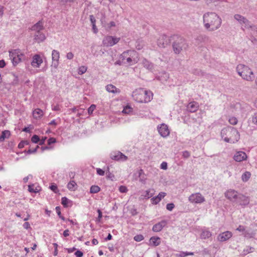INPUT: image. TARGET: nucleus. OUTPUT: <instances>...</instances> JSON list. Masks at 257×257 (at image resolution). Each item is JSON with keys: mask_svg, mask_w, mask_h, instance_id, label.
I'll return each mask as SVG.
<instances>
[{"mask_svg": "<svg viewBox=\"0 0 257 257\" xmlns=\"http://www.w3.org/2000/svg\"><path fill=\"white\" fill-rule=\"evenodd\" d=\"M160 239V238L159 237L153 236L150 238V241L152 245L156 246L160 244L161 242Z\"/></svg>", "mask_w": 257, "mask_h": 257, "instance_id": "nucleus-24", "label": "nucleus"}, {"mask_svg": "<svg viewBox=\"0 0 257 257\" xmlns=\"http://www.w3.org/2000/svg\"><path fill=\"white\" fill-rule=\"evenodd\" d=\"M74 55L72 52H69L66 55V57L68 59L71 60L73 58Z\"/></svg>", "mask_w": 257, "mask_h": 257, "instance_id": "nucleus-60", "label": "nucleus"}, {"mask_svg": "<svg viewBox=\"0 0 257 257\" xmlns=\"http://www.w3.org/2000/svg\"><path fill=\"white\" fill-rule=\"evenodd\" d=\"M232 233L231 232L226 231L221 233H220L217 236V239L220 242H224L228 240L229 238H230L232 237Z\"/></svg>", "mask_w": 257, "mask_h": 257, "instance_id": "nucleus-15", "label": "nucleus"}, {"mask_svg": "<svg viewBox=\"0 0 257 257\" xmlns=\"http://www.w3.org/2000/svg\"><path fill=\"white\" fill-rule=\"evenodd\" d=\"M204 28L208 31L213 32L218 30L222 24L221 18L216 13L207 12L203 16Z\"/></svg>", "mask_w": 257, "mask_h": 257, "instance_id": "nucleus-1", "label": "nucleus"}, {"mask_svg": "<svg viewBox=\"0 0 257 257\" xmlns=\"http://www.w3.org/2000/svg\"><path fill=\"white\" fill-rule=\"evenodd\" d=\"M75 254L77 257H82L83 256V252L80 250H77L75 252Z\"/></svg>", "mask_w": 257, "mask_h": 257, "instance_id": "nucleus-61", "label": "nucleus"}, {"mask_svg": "<svg viewBox=\"0 0 257 257\" xmlns=\"http://www.w3.org/2000/svg\"><path fill=\"white\" fill-rule=\"evenodd\" d=\"M133 97L138 102L148 103L152 99L153 93L150 91L140 88L133 92Z\"/></svg>", "mask_w": 257, "mask_h": 257, "instance_id": "nucleus-3", "label": "nucleus"}, {"mask_svg": "<svg viewBox=\"0 0 257 257\" xmlns=\"http://www.w3.org/2000/svg\"><path fill=\"white\" fill-rule=\"evenodd\" d=\"M233 17L242 27H244L245 28H251L250 22L244 16L239 14H235L234 15Z\"/></svg>", "mask_w": 257, "mask_h": 257, "instance_id": "nucleus-8", "label": "nucleus"}, {"mask_svg": "<svg viewBox=\"0 0 257 257\" xmlns=\"http://www.w3.org/2000/svg\"><path fill=\"white\" fill-rule=\"evenodd\" d=\"M39 147L38 146H37V147L35 148H30L28 151H27V153L28 154H32L35 153L36 152L37 149H38Z\"/></svg>", "mask_w": 257, "mask_h": 257, "instance_id": "nucleus-47", "label": "nucleus"}, {"mask_svg": "<svg viewBox=\"0 0 257 257\" xmlns=\"http://www.w3.org/2000/svg\"><path fill=\"white\" fill-rule=\"evenodd\" d=\"M46 39L45 36L43 33L40 32L36 33L34 36V40L38 43L43 42Z\"/></svg>", "mask_w": 257, "mask_h": 257, "instance_id": "nucleus-20", "label": "nucleus"}, {"mask_svg": "<svg viewBox=\"0 0 257 257\" xmlns=\"http://www.w3.org/2000/svg\"><path fill=\"white\" fill-rule=\"evenodd\" d=\"M252 31V32H251V34L254 38V40L256 41L257 40V28H253V29Z\"/></svg>", "mask_w": 257, "mask_h": 257, "instance_id": "nucleus-48", "label": "nucleus"}, {"mask_svg": "<svg viewBox=\"0 0 257 257\" xmlns=\"http://www.w3.org/2000/svg\"><path fill=\"white\" fill-rule=\"evenodd\" d=\"M167 224V221L166 220H162L161 222L155 224L152 228L153 231L154 232H159Z\"/></svg>", "mask_w": 257, "mask_h": 257, "instance_id": "nucleus-18", "label": "nucleus"}, {"mask_svg": "<svg viewBox=\"0 0 257 257\" xmlns=\"http://www.w3.org/2000/svg\"><path fill=\"white\" fill-rule=\"evenodd\" d=\"M119 40V38L107 36L103 39L102 43L103 45L106 47H111L117 44Z\"/></svg>", "mask_w": 257, "mask_h": 257, "instance_id": "nucleus-9", "label": "nucleus"}, {"mask_svg": "<svg viewBox=\"0 0 257 257\" xmlns=\"http://www.w3.org/2000/svg\"><path fill=\"white\" fill-rule=\"evenodd\" d=\"M194 254L193 252H181L179 254V256L180 257H184L187 255H192Z\"/></svg>", "mask_w": 257, "mask_h": 257, "instance_id": "nucleus-45", "label": "nucleus"}, {"mask_svg": "<svg viewBox=\"0 0 257 257\" xmlns=\"http://www.w3.org/2000/svg\"><path fill=\"white\" fill-rule=\"evenodd\" d=\"M235 108V113L237 114H240L243 113V110H242L241 105L239 103H236L234 105Z\"/></svg>", "mask_w": 257, "mask_h": 257, "instance_id": "nucleus-32", "label": "nucleus"}, {"mask_svg": "<svg viewBox=\"0 0 257 257\" xmlns=\"http://www.w3.org/2000/svg\"><path fill=\"white\" fill-rule=\"evenodd\" d=\"M170 43V39L166 35H163L160 36L157 40V44L159 47L165 48Z\"/></svg>", "mask_w": 257, "mask_h": 257, "instance_id": "nucleus-11", "label": "nucleus"}, {"mask_svg": "<svg viewBox=\"0 0 257 257\" xmlns=\"http://www.w3.org/2000/svg\"><path fill=\"white\" fill-rule=\"evenodd\" d=\"M211 233L208 230H203L201 234V238L202 239H206L209 238L211 236Z\"/></svg>", "mask_w": 257, "mask_h": 257, "instance_id": "nucleus-29", "label": "nucleus"}, {"mask_svg": "<svg viewBox=\"0 0 257 257\" xmlns=\"http://www.w3.org/2000/svg\"><path fill=\"white\" fill-rule=\"evenodd\" d=\"M166 195V193H164V192H160L157 196V197L160 199V200L161 201V200L164 198Z\"/></svg>", "mask_w": 257, "mask_h": 257, "instance_id": "nucleus-59", "label": "nucleus"}, {"mask_svg": "<svg viewBox=\"0 0 257 257\" xmlns=\"http://www.w3.org/2000/svg\"><path fill=\"white\" fill-rule=\"evenodd\" d=\"M24 57V55L22 54L17 56L16 57H14L12 60V63L14 66H16L18 63H19L22 61V57Z\"/></svg>", "mask_w": 257, "mask_h": 257, "instance_id": "nucleus-28", "label": "nucleus"}, {"mask_svg": "<svg viewBox=\"0 0 257 257\" xmlns=\"http://www.w3.org/2000/svg\"><path fill=\"white\" fill-rule=\"evenodd\" d=\"M208 39V37L204 35H200L198 36L196 40L200 42H205L207 39Z\"/></svg>", "mask_w": 257, "mask_h": 257, "instance_id": "nucleus-39", "label": "nucleus"}, {"mask_svg": "<svg viewBox=\"0 0 257 257\" xmlns=\"http://www.w3.org/2000/svg\"><path fill=\"white\" fill-rule=\"evenodd\" d=\"M56 142V139L54 138H50L48 140V144L50 145L52 144L55 143Z\"/></svg>", "mask_w": 257, "mask_h": 257, "instance_id": "nucleus-55", "label": "nucleus"}, {"mask_svg": "<svg viewBox=\"0 0 257 257\" xmlns=\"http://www.w3.org/2000/svg\"><path fill=\"white\" fill-rule=\"evenodd\" d=\"M97 212L98 213V216L97 218L96 219V221L100 222V219H101V218H102V212L100 211V210H99V209H98Z\"/></svg>", "mask_w": 257, "mask_h": 257, "instance_id": "nucleus-54", "label": "nucleus"}, {"mask_svg": "<svg viewBox=\"0 0 257 257\" xmlns=\"http://www.w3.org/2000/svg\"><path fill=\"white\" fill-rule=\"evenodd\" d=\"M236 202L238 203L242 206H245L249 203V198L248 197L240 194Z\"/></svg>", "mask_w": 257, "mask_h": 257, "instance_id": "nucleus-16", "label": "nucleus"}, {"mask_svg": "<svg viewBox=\"0 0 257 257\" xmlns=\"http://www.w3.org/2000/svg\"><path fill=\"white\" fill-rule=\"evenodd\" d=\"M61 203L64 206V207H66L69 206V203H71V201L69 200L66 197H63L61 199Z\"/></svg>", "mask_w": 257, "mask_h": 257, "instance_id": "nucleus-33", "label": "nucleus"}, {"mask_svg": "<svg viewBox=\"0 0 257 257\" xmlns=\"http://www.w3.org/2000/svg\"><path fill=\"white\" fill-rule=\"evenodd\" d=\"M119 59L122 60L124 64H135L139 61L138 53L133 50H128L122 53Z\"/></svg>", "mask_w": 257, "mask_h": 257, "instance_id": "nucleus-6", "label": "nucleus"}, {"mask_svg": "<svg viewBox=\"0 0 257 257\" xmlns=\"http://www.w3.org/2000/svg\"><path fill=\"white\" fill-rule=\"evenodd\" d=\"M234 160L236 162H241L246 160L247 156L246 154L242 151H239L236 153L234 156Z\"/></svg>", "mask_w": 257, "mask_h": 257, "instance_id": "nucleus-17", "label": "nucleus"}, {"mask_svg": "<svg viewBox=\"0 0 257 257\" xmlns=\"http://www.w3.org/2000/svg\"><path fill=\"white\" fill-rule=\"evenodd\" d=\"M188 200L191 203L196 204H200L205 201V198L200 193L192 194Z\"/></svg>", "mask_w": 257, "mask_h": 257, "instance_id": "nucleus-7", "label": "nucleus"}, {"mask_svg": "<svg viewBox=\"0 0 257 257\" xmlns=\"http://www.w3.org/2000/svg\"><path fill=\"white\" fill-rule=\"evenodd\" d=\"M31 141L34 143H38L40 141V138L38 136L35 135L32 137Z\"/></svg>", "mask_w": 257, "mask_h": 257, "instance_id": "nucleus-43", "label": "nucleus"}, {"mask_svg": "<svg viewBox=\"0 0 257 257\" xmlns=\"http://www.w3.org/2000/svg\"><path fill=\"white\" fill-rule=\"evenodd\" d=\"M221 136L225 142L230 143L237 142L240 136L237 130L231 126L223 128L221 132Z\"/></svg>", "mask_w": 257, "mask_h": 257, "instance_id": "nucleus-2", "label": "nucleus"}, {"mask_svg": "<svg viewBox=\"0 0 257 257\" xmlns=\"http://www.w3.org/2000/svg\"><path fill=\"white\" fill-rule=\"evenodd\" d=\"M32 30L35 31L36 33L43 29V24L41 21H39L32 27Z\"/></svg>", "mask_w": 257, "mask_h": 257, "instance_id": "nucleus-21", "label": "nucleus"}, {"mask_svg": "<svg viewBox=\"0 0 257 257\" xmlns=\"http://www.w3.org/2000/svg\"><path fill=\"white\" fill-rule=\"evenodd\" d=\"M60 58L59 52L55 50H53L52 52V60H59Z\"/></svg>", "mask_w": 257, "mask_h": 257, "instance_id": "nucleus-30", "label": "nucleus"}, {"mask_svg": "<svg viewBox=\"0 0 257 257\" xmlns=\"http://www.w3.org/2000/svg\"><path fill=\"white\" fill-rule=\"evenodd\" d=\"M182 156L184 158H188L190 157V154L189 152L186 151L183 152Z\"/></svg>", "mask_w": 257, "mask_h": 257, "instance_id": "nucleus-58", "label": "nucleus"}, {"mask_svg": "<svg viewBox=\"0 0 257 257\" xmlns=\"http://www.w3.org/2000/svg\"><path fill=\"white\" fill-rule=\"evenodd\" d=\"M67 188L70 191H74L77 188V184L74 181H70L67 185Z\"/></svg>", "mask_w": 257, "mask_h": 257, "instance_id": "nucleus-27", "label": "nucleus"}, {"mask_svg": "<svg viewBox=\"0 0 257 257\" xmlns=\"http://www.w3.org/2000/svg\"><path fill=\"white\" fill-rule=\"evenodd\" d=\"M90 20L91 21V23L92 24V25H93V24H95V18L94 17V16L93 15H90Z\"/></svg>", "mask_w": 257, "mask_h": 257, "instance_id": "nucleus-62", "label": "nucleus"}, {"mask_svg": "<svg viewBox=\"0 0 257 257\" xmlns=\"http://www.w3.org/2000/svg\"><path fill=\"white\" fill-rule=\"evenodd\" d=\"M158 130L160 135L164 138L167 137L170 134L168 127L165 123H162L160 126L159 125Z\"/></svg>", "mask_w": 257, "mask_h": 257, "instance_id": "nucleus-13", "label": "nucleus"}, {"mask_svg": "<svg viewBox=\"0 0 257 257\" xmlns=\"http://www.w3.org/2000/svg\"><path fill=\"white\" fill-rule=\"evenodd\" d=\"M171 39L173 40L172 46L175 53L179 54L182 51L187 49L188 45L185 39L183 37L174 35Z\"/></svg>", "mask_w": 257, "mask_h": 257, "instance_id": "nucleus-5", "label": "nucleus"}, {"mask_svg": "<svg viewBox=\"0 0 257 257\" xmlns=\"http://www.w3.org/2000/svg\"><path fill=\"white\" fill-rule=\"evenodd\" d=\"M237 119L235 117H232L229 119V122L232 125H235L237 123Z\"/></svg>", "mask_w": 257, "mask_h": 257, "instance_id": "nucleus-44", "label": "nucleus"}, {"mask_svg": "<svg viewBox=\"0 0 257 257\" xmlns=\"http://www.w3.org/2000/svg\"><path fill=\"white\" fill-rule=\"evenodd\" d=\"M28 144V142L27 141H21L18 145V147L20 149H22L24 147L25 145Z\"/></svg>", "mask_w": 257, "mask_h": 257, "instance_id": "nucleus-49", "label": "nucleus"}, {"mask_svg": "<svg viewBox=\"0 0 257 257\" xmlns=\"http://www.w3.org/2000/svg\"><path fill=\"white\" fill-rule=\"evenodd\" d=\"M106 89L108 92L113 93H119L120 92L118 89H117L115 86L111 84L107 85L106 86Z\"/></svg>", "mask_w": 257, "mask_h": 257, "instance_id": "nucleus-23", "label": "nucleus"}, {"mask_svg": "<svg viewBox=\"0 0 257 257\" xmlns=\"http://www.w3.org/2000/svg\"><path fill=\"white\" fill-rule=\"evenodd\" d=\"M243 235L245 237L252 238L255 235V233L253 232H249L248 231L245 230Z\"/></svg>", "mask_w": 257, "mask_h": 257, "instance_id": "nucleus-38", "label": "nucleus"}, {"mask_svg": "<svg viewBox=\"0 0 257 257\" xmlns=\"http://www.w3.org/2000/svg\"><path fill=\"white\" fill-rule=\"evenodd\" d=\"M87 70V67L85 66H81L78 69V73L79 75H82L85 73Z\"/></svg>", "mask_w": 257, "mask_h": 257, "instance_id": "nucleus-36", "label": "nucleus"}, {"mask_svg": "<svg viewBox=\"0 0 257 257\" xmlns=\"http://www.w3.org/2000/svg\"><path fill=\"white\" fill-rule=\"evenodd\" d=\"M44 114L43 111L40 108L35 109L33 112V117L36 119L41 117Z\"/></svg>", "mask_w": 257, "mask_h": 257, "instance_id": "nucleus-22", "label": "nucleus"}, {"mask_svg": "<svg viewBox=\"0 0 257 257\" xmlns=\"http://www.w3.org/2000/svg\"><path fill=\"white\" fill-rule=\"evenodd\" d=\"M239 194H239L235 190L233 189H229L225 193V196L230 201L232 202H236L238 198V196Z\"/></svg>", "mask_w": 257, "mask_h": 257, "instance_id": "nucleus-10", "label": "nucleus"}, {"mask_svg": "<svg viewBox=\"0 0 257 257\" xmlns=\"http://www.w3.org/2000/svg\"><path fill=\"white\" fill-rule=\"evenodd\" d=\"M250 177V173L248 172H245L244 173L242 176L241 179L243 182H246Z\"/></svg>", "mask_w": 257, "mask_h": 257, "instance_id": "nucleus-35", "label": "nucleus"}, {"mask_svg": "<svg viewBox=\"0 0 257 257\" xmlns=\"http://www.w3.org/2000/svg\"><path fill=\"white\" fill-rule=\"evenodd\" d=\"M252 121L253 123L257 125V113H255L252 117Z\"/></svg>", "mask_w": 257, "mask_h": 257, "instance_id": "nucleus-57", "label": "nucleus"}, {"mask_svg": "<svg viewBox=\"0 0 257 257\" xmlns=\"http://www.w3.org/2000/svg\"><path fill=\"white\" fill-rule=\"evenodd\" d=\"M127 190V188L124 186H120L119 188V191L121 193H126Z\"/></svg>", "mask_w": 257, "mask_h": 257, "instance_id": "nucleus-50", "label": "nucleus"}, {"mask_svg": "<svg viewBox=\"0 0 257 257\" xmlns=\"http://www.w3.org/2000/svg\"><path fill=\"white\" fill-rule=\"evenodd\" d=\"M11 135L10 132L8 130L3 131L2 135L0 136V142H3L6 138H9Z\"/></svg>", "mask_w": 257, "mask_h": 257, "instance_id": "nucleus-25", "label": "nucleus"}, {"mask_svg": "<svg viewBox=\"0 0 257 257\" xmlns=\"http://www.w3.org/2000/svg\"><path fill=\"white\" fill-rule=\"evenodd\" d=\"M110 158L112 160L120 161H125L127 159V157L120 152L111 153Z\"/></svg>", "mask_w": 257, "mask_h": 257, "instance_id": "nucleus-14", "label": "nucleus"}, {"mask_svg": "<svg viewBox=\"0 0 257 257\" xmlns=\"http://www.w3.org/2000/svg\"><path fill=\"white\" fill-rule=\"evenodd\" d=\"M50 188L54 192H56L57 190V187L56 185H52L50 187Z\"/></svg>", "mask_w": 257, "mask_h": 257, "instance_id": "nucleus-64", "label": "nucleus"}, {"mask_svg": "<svg viewBox=\"0 0 257 257\" xmlns=\"http://www.w3.org/2000/svg\"><path fill=\"white\" fill-rule=\"evenodd\" d=\"M59 64V60H52L51 67L54 68L55 69H57Z\"/></svg>", "mask_w": 257, "mask_h": 257, "instance_id": "nucleus-42", "label": "nucleus"}, {"mask_svg": "<svg viewBox=\"0 0 257 257\" xmlns=\"http://www.w3.org/2000/svg\"><path fill=\"white\" fill-rule=\"evenodd\" d=\"M152 200L153 204H157L160 201V199L157 197V196H156L155 197H153L152 199Z\"/></svg>", "mask_w": 257, "mask_h": 257, "instance_id": "nucleus-53", "label": "nucleus"}, {"mask_svg": "<svg viewBox=\"0 0 257 257\" xmlns=\"http://www.w3.org/2000/svg\"><path fill=\"white\" fill-rule=\"evenodd\" d=\"M96 108V106L94 104H92L91 106L88 108V113L89 114H91L92 113L93 111L94 110V109Z\"/></svg>", "mask_w": 257, "mask_h": 257, "instance_id": "nucleus-46", "label": "nucleus"}, {"mask_svg": "<svg viewBox=\"0 0 257 257\" xmlns=\"http://www.w3.org/2000/svg\"><path fill=\"white\" fill-rule=\"evenodd\" d=\"M96 171L99 175L103 176L104 175V171L100 168H97Z\"/></svg>", "mask_w": 257, "mask_h": 257, "instance_id": "nucleus-56", "label": "nucleus"}, {"mask_svg": "<svg viewBox=\"0 0 257 257\" xmlns=\"http://www.w3.org/2000/svg\"><path fill=\"white\" fill-rule=\"evenodd\" d=\"M199 105L196 102H191L187 106V109L191 112H195L198 108Z\"/></svg>", "mask_w": 257, "mask_h": 257, "instance_id": "nucleus-19", "label": "nucleus"}, {"mask_svg": "<svg viewBox=\"0 0 257 257\" xmlns=\"http://www.w3.org/2000/svg\"><path fill=\"white\" fill-rule=\"evenodd\" d=\"M132 108L129 105H126L124 107L122 112L124 113L128 114L132 111Z\"/></svg>", "mask_w": 257, "mask_h": 257, "instance_id": "nucleus-40", "label": "nucleus"}, {"mask_svg": "<svg viewBox=\"0 0 257 257\" xmlns=\"http://www.w3.org/2000/svg\"><path fill=\"white\" fill-rule=\"evenodd\" d=\"M142 64L144 67L148 70H152L153 68V65L151 62H149L146 59H143Z\"/></svg>", "mask_w": 257, "mask_h": 257, "instance_id": "nucleus-26", "label": "nucleus"}, {"mask_svg": "<svg viewBox=\"0 0 257 257\" xmlns=\"http://www.w3.org/2000/svg\"><path fill=\"white\" fill-rule=\"evenodd\" d=\"M237 74L243 79L247 81H252L254 75L252 70L247 66L239 64L236 67Z\"/></svg>", "mask_w": 257, "mask_h": 257, "instance_id": "nucleus-4", "label": "nucleus"}, {"mask_svg": "<svg viewBox=\"0 0 257 257\" xmlns=\"http://www.w3.org/2000/svg\"><path fill=\"white\" fill-rule=\"evenodd\" d=\"M245 227L241 225H239L238 227L236 228V230L239 232H243V233L245 231Z\"/></svg>", "mask_w": 257, "mask_h": 257, "instance_id": "nucleus-52", "label": "nucleus"}, {"mask_svg": "<svg viewBox=\"0 0 257 257\" xmlns=\"http://www.w3.org/2000/svg\"><path fill=\"white\" fill-rule=\"evenodd\" d=\"M100 190L99 187L96 185H93L90 187V192L91 193H96Z\"/></svg>", "mask_w": 257, "mask_h": 257, "instance_id": "nucleus-34", "label": "nucleus"}, {"mask_svg": "<svg viewBox=\"0 0 257 257\" xmlns=\"http://www.w3.org/2000/svg\"><path fill=\"white\" fill-rule=\"evenodd\" d=\"M9 53H10V57L12 60L14 57H16L17 56H18L21 54H19L20 52L18 50H12L11 51H9Z\"/></svg>", "mask_w": 257, "mask_h": 257, "instance_id": "nucleus-31", "label": "nucleus"}, {"mask_svg": "<svg viewBox=\"0 0 257 257\" xmlns=\"http://www.w3.org/2000/svg\"><path fill=\"white\" fill-rule=\"evenodd\" d=\"M144 239V237L142 234H138L134 236V239L136 241H141Z\"/></svg>", "mask_w": 257, "mask_h": 257, "instance_id": "nucleus-41", "label": "nucleus"}, {"mask_svg": "<svg viewBox=\"0 0 257 257\" xmlns=\"http://www.w3.org/2000/svg\"><path fill=\"white\" fill-rule=\"evenodd\" d=\"M175 205L173 203H168L167 204L166 208L169 210L171 211L173 210V209L174 208Z\"/></svg>", "mask_w": 257, "mask_h": 257, "instance_id": "nucleus-51", "label": "nucleus"}, {"mask_svg": "<svg viewBox=\"0 0 257 257\" xmlns=\"http://www.w3.org/2000/svg\"><path fill=\"white\" fill-rule=\"evenodd\" d=\"M154 190L153 189H149L145 192V195H144L145 197L147 198H149L151 197L154 194Z\"/></svg>", "mask_w": 257, "mask_h": 257, "instance_id": "nucleus-37", "label": "nucleus"}, {"mask_svg": "<svg viewBox=\"0 0 257 257\" xmlns=\"http://www.w3.org/2000/svg\"><path fill=\"white\" fill-rule=\"evenodd\" d=\"M161 168L162 169L166 170L167 169V164L166 162H163L161 165Z\"/></svg>", "mask_w": 257, "mask_h": 257, "instance_id": "nucleus-63", "label": "nucleus"}, {"mask_svg": "<svg viewBox=\"0 0 257 257\" xmlns=\"http://www.w3.org/2000/svg\"><path fill=\"white\" fill-rule=\"evenodd\" d=\"M43 63V59L39 54H35L32 57L31 65L34 68H39Z\"/></svg>", "mask_w": 257, "mask_h": 257, "instance_id": "nucleus-12", "label": "nucleus"}]
</instances>
